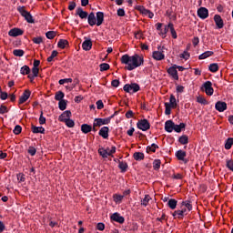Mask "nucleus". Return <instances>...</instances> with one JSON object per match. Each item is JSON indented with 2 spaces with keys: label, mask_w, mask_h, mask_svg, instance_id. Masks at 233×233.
Masks as SVG:
<instances>
[{
  "label": "nucleus",
  "mask_w": 233,
  "mask_h": 233,
  "mask_svg": "<svg viewBox=\"0 0 233 233\" xmlns=\"http://www.w3.org/2000/svg\"><path fill=\"white\" fill-rule=\"evenodd\" d=\"M97 110H103L105 108V104H103V100H98L96 103Z\"/></svg>",
  "instance_id": "nucleus-57"
},
{
  "label": "nucleus",
  "mask_w": 233,
  "mask_h": 233,
  "mask_svg": "<svg viewBox=\"0 0 233 233\" xmlns=\"http://www.w3.org/2000/svg\"><path fill=\"white\" fill-rule=\"evenodd\" d=\"M110 132V128L108 127H103L100 128L98 135L103 137V139H108V133Z\"/></svg>",
  "instance_id": "nucleus-19"
},
{
  "label": "nucleus",
  "mask_w": 233,
  "mask_h": 233,
  "mask_svg": "<svg viewBox=\"0 0 233 233\" xmlns=\"http://www.w3.org/2000/svg\"><path fill=\"white\" fill-rule=\"evenodd\" d=\"M165 114L166 116H170L171 112H172V106H170V104H168L167 102L165 103Z\"/></svg>",
  "instance_id": "nucleus-48"
},
{
  "label": "nucleus",
  "mask_w": 233,
  "mask_h": 233,
  "mask_svg": "<svg viewBox=\"0 0 233 233\" xmlns=\"http://www.w3.org/2000/svg\"><path fill=\"white\" fill-rule=\"evenodd\" d=\"M180 57H181L182 59H186V61H187V59H189L190 54H189L188 52H187V51H184V52L180 55Z\"/></svg>",
  "instance_id": "nucleus-60"
},
{
  "label": "nucleus",
  "mask_w": 233,
  "mask_h": 233,
  "mask_svg": "<svg viewBox=\"0 0 233 233\" xmlns=\"http://www.w3.org/2000/svg\"><path fill=\"white\" fill-rule=\"evenodd\" d=\"M153 168H154V170H159V168H161V160L160 159H155L153 161Z\"/></svg>",
  "instance_id": "nucleus-45"
},
{
  "label": "nucleus",
  "mask_w": 233,
  "mask_h": 233,
  "mask_svg": "<svg viewBox=\"0 0 233 233\" xmlns=\"http://www.w3.org/2000/svg\"><path fill=\"white\" fill-rule=\"evenodd\" d=\"M100 72H106V70H110V65L107 63H102L99 66Z\"/></svg>",
  "instance_id": "nucleus-46"
},
{
  "label": "nucleus",
  "mask_w": 233,
  "mask_h": 233,
  "mask_svg": "<svg viewBox=\"0 0 233 233\" xmlns=\"http://www.w3.org/2000/svg\"><path fill=\"white\" fill-rule=\"evenodd\" d=\"M31 92L30 90L26 89L24 91V93L22 94V96L19 97V105H23V103H26V101H28V99L30 98L31 96Z\"/></svg>",
  "instance_id": "nucleus-9"
},
{
  "label": "nucleus",
  "mask_w": 233,
  "mask_h": 233,
  "mask_svg": "<svg viewBox=\"0 0 233 233\" xmlns=\"http://www.w3.org/2000/svg\"><path fill=\"white\" fill-rule=\"evenodd\" d=\"M67 103H68V100H60L59 102H58V108H59V110H66V105H67Z\"/></svg>",
  "instance_id": "nucleus-39"
},
{
  "label": "nucleus",
  "mask_w": 233,
  "mask_h": 233,
  "mask_svg": "<svg viewBox=\"0 0 233 233\" xmlns=\"http://www.w3.org/2000/svg\"><path fill=\"white\" fill-rule=\"evenodd\" d=\"M175 156L178 159V161L188 163V160L185 159V157H187V151L179 149L176 152Z\"/></svg>",
  "instance_id": "nucleus-11"
},
{
  "label": "nucleus",
  "mask_w": 233,
  "mask_h": 233,
  "mask_svg": "<svg viewBox=\"0 0 233 233\" xmlns=\"http://www.w3.org/2000/svg\"><path fill=\"white\" fill-rule=\"evenodd\" d=\"M95 127H103V125H110V118H95Z\"/></svg>",
  "instance_id": "nucleus-10"
},
{
  "label": "nucleus",
  "mask_w": 233,
  "mask_h": 233,
  "mask_svg": "<svg viewBox=\"0 0 233 233\" xmlns=\"http://www.w3.org/2000/svg\"><path fill=\"white\" fill-rule=\"evenodd\" d=\"M56 35H57V33H56V31H48L47 33H46V36L47 37V39H54Z\"/></svg>",
  "instance_id": "nucleus-51"
},
{
  "label": "nucleus",
  "mask_w": 233,
  "mask_h": 233,
  "mask_svg": "<svg viewBox=\"0 0 233 233\" xmlns=\"http://www.w3.org/2000/svg\"><path fill=\"white\" fill-rule=\"evenodd\" d=\"M227 108H228V106H227L226 102L218 101V102L215 104V109H216L218 112H225V110H227Z\"/></svg>",
  "instance_id": "nucleus-14"
},
{
  "label": "nucleus",
  "mask_w": 233,
  "mask_h": 233,
  "mask_svg": "<svg viewBox=\"0 0 233 233\" xmlns=\"http://www.w3.org/2000/svg\"><path fill=\"white\" fill-rule=\"evenodd\" d=\"M68 40L66 39H60L57 43V46L58 48H61L62 50H65V48H66V46H68Z\"/></svg>",
  "instance_id": "nucleus-26"
},
{
  "label": "nucleus",
  "mask_w": 233,
  "mask_h": 233,
  "mask_svg": "<svg viewBox=\"0 0 233 233\" xmlns=\"http://www.w3.org/2000/svg\"><path fill=\"white\" fill-rule=\"evenodd\" d=\"M96 26H101L105 21V13L97 12L96 13Z\"/></svg>",
  "instance_id": "nucleus-21"
},
{
  "label": "nucleus",
  "mask_w": 233,
  "mask_h": 233,
  "mask_svg": "<svg viewBox=\"0 0 233 233\" xmlns=\"http://www.w3.org/2000/svg\"><path fill=\"white\" fill-rule=\"evenodd\" d=\"M65 93L63 91H58L55 95L56 101H64L65 99Z\"/></svg>",
  "instance_id": "nucleus-38"
},
{
  "label": "nucleus",
  "mask_w": 233,
  "mask_h": 233,
  "mask_svg": "<svg viewBox=\"0 0 233 233\" xmlns=\"http://www.w3.org/2000/svg\"><path fill=\"white\" fill-rule=\"evenodd\" d=\"M214 21L217 28L221 29L223 28V26H225V23L223 22V18H221V15H215Z\"/></svg>",
  "instance_id": "nucleus-13"
},
{
  "label": "nucleus",
  "mask_w": 233,
  "mask_h": 233,
  "mask_svg": "<svg viewBox=\"0 0 233 233\" xmlns=\"http://www.w3.org/2000/svg\"><path fill=\"white\" fill-rule=\"evenodd\" d=\"M226 167L227 168H228V170H231V172H233V160L228 158L226 160Z\"/></svg>",
  "instance_id": "nucleus-50"
},
{
  "label": "nucleus",
  "mask_w": 233,
  "mask_h": 233,
  "mask_svg": "<svg viewBox=\"0 0 233 233\" xmlns=\"http://www.w3.org/2000/svg\"><path fill=\"white\" fill-rule=\"evenodd\" d=\"M123 198H125V196L123 195H118V194L113 195V199L115 203H121L123 201Z\"/></svg>",
  "instance_id": "nucleus-44"
},
{
  "label": "nucleus",
  "mask_w": 233,
  "mask_h": 233,
  "mask_svg": "<svg viewBox=\"0 0 233 233\" xmlns=\"http://www.w3.org/2000/svg\"><path fill=\"white\" fill-rule=\"evenodd\" d=\"M167 28H169L173 39H177V33H176V29H174V24L169 23Z\"/></svg>",
  "instance_id": "nucleus-31"
},
{
  "label": "nucleus",
  "mask_w": 233,
  "mask_h": 233,
  "mask_svg": "<svg viewBox=\"0 0 233 233\" xmlns=\"http://www.w3.org/2000/svg\"><path fill=\"white\" fill-rule=\"evenodd\" d=\"M59 85H65V83H72V78H64L58 81Z\"/></svg>",
  "instance_id": "nucleus-61"
},
{
  "label": "nucleus",
  "mask_w": 233,
  "mask_h": 233,
  "mask_svg": "<svg viewBox=\"0 0 233 233\" xmlns=\"http://www.w3.org/2000/svg\"><path fill=\"white\" fill-rule=\"evenodd\" d=\"M76 15H78L80 19H87L88 18V12L84 11L81 7L76 8Z\"/></svg>",
  "instance_id": "nucleus-18"
},
{
  "label": "nucleus",
  "mask_w": 233,
  "mask_h": 233,
  "mask_svg": "<svg viewBox=\"0 0 233 233\" xmlns=\"http://www.w3.org/2000/svg\"><path fill=\"white\" fill-rule=\"evenodd\" d=\"M186 127H187V124H185V123H180L179 125L175 124L173 130H175V131L177 132V134H179V133H181V131H182Z\"/></svg>",
  "instance_id": "nucleus-27"
},
{
  "label": "nucleus",
  "mask_w": 233,
  "mask_h": 233,
  "mask_svg": "<svg viewBox=\"0 0 233 233\" xmlns=\"http://www.w3.org/2000/svg\"><path fill=\"white\" fill-rule=\"evenodd\" d=\"M157 50L158 51L153 52L152 57L156 61H163V59H165V54H163V52H165L164 50H167V48H165V46H158Z\"/></svg>",
  "instance_id": "nucleus-4"
},
{
  "label": "nucleus",
  "mask_w": 233,
  "mask_h": 233,
  "mask_svg": "<svg viewBox=\"0 0 233 233\" xmlns=\"http://www.w3.org/2000/svg\"><path fill=\"white\" fill-rule=\"evenodd\" d=\"M45 123H46V117L43 116V111H41L39 117V125H45Z\"/></svg>",
  "instance_id": "nucleus-58"
},
{
  "label": "nucleus",
  "mask_w": 233,
  "mask_h": 233,
  "mask_svg": "<svg viewBox=\"0 0 233 233\" xmlns=\"http://www.w3.org/2000/svg\"><path fill=\"white\" fill-rule=\"evenodd\" d=\"M159 148V146L157 144H152L151 146L147 147V154L150 152H156V149Z\"/></svg>",
  "instance_id": "nucleus-41"
},
{
  "label": "nucleus",
  "mask_w": 233,
  "mask_h": 233,
  "mask_svg": "<svg viewBox=\"0 0 233 233\" xmlns=\"http://www.w3.org/2000/svg\"><path fill=\"white\" fill-rule=\"evenodd\" d=\"M174 121L172 120H167L165 122V130L166 132H168L169 134H171V132H174V127H175Z\"/></svg>",
  "instance_id": "nucleus-17"
},
{
  "label": "nucleus",
  "mask_w": 233,
  "mask_h": 233,
  "mask_svg": "<svg viewBox=\"0 0 233 233\" xmlns=\"http://www.w3.org/2000/svg\"><path fill=\"white\" fill-rule=\"evenodd\" d=\"M58 54H59V53H58L56 50L52 51L51 56L47 58V62H48V63H52V62L54 61V58H55V57H57V55H58Z\"/></svg>",
  "instance_id": "nucleus-49"
},
{
  "label": "nucleus",
  "mask_w": 233,
  "mask_h": 233,
  "mask_svg": "<svg viewBox=\"0 0 233 233\" xmlns=\"http://www.w3.org/2000/svg\"><path fill=\"white\" fill-rule=\"evenodd\" d=\"M137 127L139 130H142V132H147V130H150V122H148L147 119H140L137 123Z\"/></svg>",
  "instance_id": "nucleus-5"
},
{
  "label": "nucleus",
  "mask_w": 233,
  "mask_h": 233,
  "mask_svg": "<svg viewBox=\"0 0 233 233\" xmlns=\"http://www.w3.org/2000/svg\"><path fill=\"white\" fill-rule=\"evenodd\" d=\"M118 168H120L122 173H125L127 170H128V164L127 162L118 160Z\"/></svg>",
  "instance_id": "nucleus-24"
},
{
  "label": "nucleus",
  "mask_w": 233,
  "mask_h": 233,
  "mask_svg": "<svg viewBox=\"0 0 233 233\" xmlns=\"http://www.w3.org/2000/svg\"><path fill=\"white\" fill-rule=\"evenodd\" d=\"M178 142L180 143V145H188V136L182 135L181 137H179Z\"/></svg>",
  "instance_id": "nucleus-35"
},
{
  "label": "nucleus",
  "mask_w": 233,
  "mask_h": 233,
  "mask_svg": "<svg viewBox=\"0 0 233 233\" xmlns=\"http://www.w3.org/2000/svg\"><path fill=\"white\" fill-rule=\"evenodd\" d=\"M98 154L101 156L104 159H106L108 157V150L105 149L104 147L98 148Z\"/></svg>",
  "instance_id": "nucleus-32"
},
{
  "label": "nucleus",
  "mask_w": 233,
  "mask_h": 233,
  "mask_svg": "<svg viewBox=\"0 0 233 233\" xmlns=\"http://www.w3.org/2000/svg\"><path fill=\"white\" fill-rule=\"evenodd\" d=\"M23 131V127L21 126L17 125L15 127L13 132L15 136H19V134Z\"/></svg>",
  "instance_id": "nucleus-53"
},
{
  "label": "nucleus",
  "mask_w": 233,
  "mask_h": 233,
  "mask_svg": "<svg viewBox=\"0 0 233 233\" xmlns=\"http://www.w3.org/2000/svg\"><path fill=\"white\" fill-rule=\"evenodd\" d=\"M17 12H19V14L22 15V17H24L26 20L27 23H35V21L34 20V16H32V14L26 11V9H25V6H18Z\"/></svg>",
  "instance_id": "nucleus-2"
},
{
  "label": "nucleus",
  "mask_w": 233,
  "mask_h": 233,
  "mask_svg": "<svg viewBox=\"0 0 233 233\" xmlns=\"http://www.w3.org/2000/svg\"><path fill=\"white\" fill-rule=\"evenodd\" d=\"M23 34H25V31L17 27L13 28L8 32L10 37H18V35H23Z\"/></svg>",
  "instance_id": "nucleus-12"
},
{
  "label": "nucleus",
  "mask_w": 233,
  "mask_h": 233,
  "mask_svg": "<svg viewBox=\"0 0 233 233\" xmlns=\"http://www.w3.org/2000/svg\"><path fill=\"white\" fill-rule=\"evenodd\" d=\"M116 14H117L118 17H125V15H126L125 9H123V8L117 9Z\"/></svg>",
  "instance_id": "nucleus-62"
},
{
  "label": "nucleus",
  "mask_w": 233,
  "mask_h": 233,
  "mask_svg": "<svg viewBox=\"0 0 233 233\" xmlns=\"http://www.w3.org/2000/svg\"><path fill=\"white\" fill-rule=\"evenodd\" d=\"M64 123H66L68 128H74V127H76V122H74V120L70 118H67L66 120H65Z\"/></svg>",
  "instance_id": "nucleus-47"
},
{
  "label": "nucleus",
  "mask_w": 233,
  "mask_h": 233,
  "mask_svg": "<svg viewBox=\"0 0 233 233\" xmlns=\"http://www.w3.org/2000/svg\"><path fill=\"white\" fill-rule=\"evenodd\" d=\"M70 117H72V112L70 110H66L58 116V121L65 123V121Z\"/></svg>",
  "instance_id": "nucleus-15"
},
{
  "label": "nucleus",
  "mask_w": 233,
  "mask_h": 233,
  "mask_svg": "<svg viewBox=\"0 0 233 233\" xmlns=\"http://www.w3.org/2000/svg\"><path fill=\"white\" fill-rule=\"evenodd\" d=\"M133 157L136 161H143V159H145V154L141 152H135Z\"/></svg>",
  "instance_id": "nucleus-29"
},
{
  "label": "nucleus",
  "mask_w": 233,
  "mask_h": 233,
  "mask_svg": "<svg viewBox=\"0 0 233 233\" xmlns=\"http://www.w3.org/2000/svg\"><path fill=\"white\" fill-rule=\"evenodd\" d=\"M32 41L33 43H35V45H41L43 43V37L41 36L34 37Z\"/></svg>",
  "instance_id": "nucleus-56"
},
{
  "label": "nucleus",
  "mask_w": 233,
  "mask_h": 233,
  "mask_svg": "<svg viewBox=\"0 0 233 233\" xmlns=\"http://www.w3.org/2000/svg\"><path fill=\"white\" fill-rule=\"evenodd\" d=\"M169 105L172 108H177V101L176 100V96L174 95H171L169 97Z\"/></svg>",
  "instance_id": "nucleus-34"
},
{
  "label": "nucleus",
  "mask_w": 233,
  "mask_h": 233,
  "mask_svg": "<svg viewBox=\"0 0 233 233\" xmlns=\"http://www.w3.org/2000/svg\"><path fill=\"white\" fill-rule=\"evenodd\" d=\"M81 132H83V134H88V133L92 132V126H90L88 124H83L81 126Z\"/></svg>",
  "instance_id": "nucleus-25"
},
{
  "label": "nucleus",
  "mask_w": 233,
  "mask_h": 233,
  "mask_svg": "<svg viewBox=\"0 0 233 233\" xmlns=\"http://www.w3.org/2000/svg\"><path fill=\"white\" fill-rule=\"evenodd\" d=\"M87 22L89 26H94L96 25V14H94V12L87 15Z\"/></svg>",
  "instance_id": "nucleus-20"
},
{
  "label": "nucleus",
  "mask_w": 233,
  "mask_h": 233,
  "mask_svg": "<svg viewBox=\"0 0 233 233\" xmlns=\"http://www.w3.org/2000/svg\"><path fill=\"white\" fill-rule=\"evenodd\" d=\"M13 55L16 57H23L25 56V51L23 49H15Z\"/></svg>",
  "instance_id": "nucleus-43"
},
{
  "label": "nucleus",
  "mask_w": 233,
  "mask_h": 233,
  "mask_svg": "<svg viewBox=\"0 0 233 233\" xmlns=\"http://www.w3.org/2000/svg\"><path fill=\"white\" fill-rule=\"evenodd\" d=\"M121 82H119V80L115 79L111 82V86H114V88H117V86H119Z\"/></svg>",
  "instance_id": "nucleus-64"
},
{
  "label": "nucleus",
  "mask_w": 233,
  "mask_h": 233,
  "mask_svg": "<svg viewBox=\"0 0 233 233\" xmlns=\"http://www.w3.org/2000/svg\"><path fill=\"white\" fill-rule=\"evenodd\" d=\"M202 90L206 92L207 96L214 95V87H212V82L206 81L202 86Z\"/></svg>",
  "instance_id": "nucleus-6"
},
{
  "label": "nucleus",
  "mask_w": 233,
  "mask_h": 233,
  "mask_svg": "<svg viewBox=\"0 0 233 233\" xmlns=\"http://www.w3.org/2000/svg\"><path fill=\"white\" fill-rule=\"evenodd\" d=\"M148 201H150V196L146 195L145 198L141 201V205H143L144 207H147V205H148Z\"/></svg>",
  "instance_id": "nucleus-54"
},
{
  "label": "nucleus",
  "mask_w": 233,
  "mask_h": 233,
  "mask_svg": "<svg viewBox=\"0 0 233 233\" xmlns=\"http://www.w3.org/2000/svg\"><path fill=\"white\" fill-rule=\"evenodd\" d=\"M181 205L187 208L188 212L192 210V202L190 200L182 201Z\"/></svg>",
  "instance_id": "nucleus-42"
},
{
  "label": "nucleus",
  "mask_w": 233,
  "mask_h": 233,
  "mask_svg": "<svg viewBox=\"0 0 233 233\" xmlns=\"http://www.w3.org/2000/svg\"><path fill=\"white\" fill-rule=\"evenodd\" d=\"M209 72H212L213 74H216L218 70H219V66L216 63L210 64L208 66Z\"/></svg>",
  "instance_id": "nucleus-37"
},
{
  "label": "nucleus",
  "mask_w": 233,
  "mask_h": 233,
  "mask_svg": "<svg viewBox=\"0 0 233 233\" xmlns=\"http://www.w3.org/2000/svg\"><path fill=\"white\" fill-rule=\"evenodd\" d=\"M124 92L127 94H136L141 90V87L137 83L126 84L123 87Z\"/></svg>",
  "instance_id": "nucleus-3"
},
{
  "label": "nucleus",
  "mask_w": 233,
  "mask_h": 233,
  "mask_svg": "<svg viewBox=\"0 0 233 233\" xmlns=\"http://www.w3.org/2000/svg\"><path fill=\"white\" fill-rule=\"evenodd\" d=\"M20 74L22 76H28L30 74V66H24L20 68Z\"/></svg>",
  "instance_id": "nucleus-36"
},
{
  "label": "nucleus",
  "mask_w": 233,
  "mask_h": 233,
  "mask_svg": "<svg viewBox=\"0 0 233 233\" xmlns=\"http://www.w3.org/2000/svg\"><path fill=\"white\" fill-rule=\"evenodd\" d=\"M167 207H169L171 208V210H176V207H177V200H176L174 198H170L167 201Z\"/></svg>",
  "instance_id": "nucleus-30"
},
{
  "label": "nucleus",
  "mask_w": 233,
  "mask_h": 233,
  "mask_svg": "<svg viewBox=\"0 0 233 233\" xmlns=\"http://www.w3.org/2000/svg\"><path fill=\"white\" fill-rule=\"evenodd\" d=\"M110 219L111 221H116V223H119L120 225H123V223H125V217L121 216V214L117 212L113 213L110 216Z\"/></svg>",
  "instance_id": "nucleus-7"
},
{
  "label": "nucleus",
  "mask_w": 233,
  "mask_h": 233,
  "mask_svg": "<svg viewBox=\"0 0 233 233\" xmlns=\"http://www.w3.org/2000/svg\"><path fill=\"white\" fill-rule=\"evenodd\" d=\"M8 113V107H6V106L5 105H1L0 106V114H6Z\"/></svg>",
  "instance_id": "nucleus-59"
},
{
  "label": "nucleus",
  "mask_w": 233,
  "mask_h": 233,
  "mask_svg": "<svg viewBox=\"0 0 233 233\" xmlns=\"http://www.w3.org/2000/svg\"><path fill=\"white\" fill-rule=\"evenodd\" d=\"M136 10H137L140 14H143L144 15H148V13L150 10L145 8L143 5H137Z\"/></svg>",
  "instance_id": "nucleus-28"
},
{
  "label": "nucleus",
  "mask_w": 233,
  "mask_h": 233,
  "mask_svg": "<svg viewBox=\"0 0 233 233\" xmlns=\"http://www.w3.org/2000/svg\"><path fill=\"white\" fill-rule=\"evenodd\" d=\"M31 132H33V134H45L46 130L43 127H35V125H32Z\"/></svg>",
  "instance_id": "nucleus-23"
},
{
  "label": "nucleus",
  "mask_w": 233,
  "mask_h": 233,
  "mask_svg": "<svg viewBox=\"0 0 233 233\" xmlns=\"http://www.w3.org/2000/svg\"><path fill=\"white\" fill-rule=\"evenodd\" d=\"M82 48H83V50H85L86 52H88L89 50H92V40H91V39H86V40L82 43Z\"/></svg>",
  "instance_id": "nucleus-22"
},
{
  "label": "nucleus",
  "mask_w": 233,
  "mask_h": 233,
  "mask_svg": "<svg viewBox=\"0 0 233 233\" xmlns=\"http://www.w3.org/2000/svg\"><path fill=\"white\" fill-rule=\"evenodd\" d=\"M27 153L30 155V156H35V154L37 153V149H35V147H29L28 150H27Z\"/></svg>",
  "instance_id": "nucleus-55"
},
{
  "label": "nucleus",
  "mask_w": 233,
  "mask_h": 233,
  "mask_svg": "<svg viewBox=\"0 0 233 233\" xmlns=\"http://www.w3.org/2000/svg\"><path fill=\"white\" fill-rule=\"evenodd\" d=\"M232 145H233V138L232 137L228 138L225 143L226 150H230L232 148Z\"/></svg>",
  "instance_id": "nucleus-40"
},
{
  "label": "nucleus",
  "mask_w": 233,
  "mask_h": 233,
  "mask_svg": "<svg viewBox=\"0 0 233 233\" xmlns=\"http://www.w3.org/2000/svg\"><path fill=\"white\" fill-rule=\"evenodd\" d=\"M197 101L200 105H208V101H207V99L205 97H203V96H198L197 97Z\"/></svg>",
  "instance_id": "nucleus-52"
},
{
  "label": "nucleus",
  "mask_w": 233,
  "mask_h": 233,
  "mask_svg": "<svg viewBox=\"0 0 233 233\" xmlns=\"http://www.w3.org/2000/svg\"><path fill=\"white\" fill-rule=\"evenodd\" d=\"M167 74L169 76H171V77H173V79H175V81H179V76L177 75V69L176 67V65L173 66H170L167 69Z\"/></svg>",
  "instance_id": "nucleus-8"
},
{
  "label": "nucleus",
  "mask_w": 233,
  "mask_h": 233,
  "mask_svg": "<svg viewBox=\"0 0 233 233\" xmlns=\"http://www.w3.org/2000/svg\"><path fill=\"white\" fill-rule=\"evenodd\" d=\"M122 65H127L125 66L126 70L132 72V70H136V68H139V66H143L145 65V57L135 54L133 56L123 55L120 58Z\"/></svg>",
  "instance_id": "nucleus-1"
},
{
  "label": "nucleus",
  "mask_w": 233,
  "mask_h": 233,
  "mask_svg": "<svg viewBox=\"0 0 233 233\" xmlns=\"http://www.w3.org/2000/svg\"><path fill=\"white\" fill-rule=\"evenodd\" d=\"M211 56H214L213 51H206L198 56V59H200V60L207 59L208 57H210Z\"/></svg>",
  "instance_id": "nucleus-33"
},
{
  "label": "nucleus",
  "mask_w": 233,
  "mask_h": 233,
  "mask_svg": "<svg viewBox=\"0 0 233 233\" xmlns=\"http://www.w3.org/2000/svg\"><path fill=\"white\" fill-rule=\"evenodd\" d=\"M198 15L200 19H207L208 17V9L206 7H200L198 10Z\"/></svg>",
  "instance_id": "nucleus-16"
},
{
  "label": "nucleus",
  "mask_w": 233,
  "mask_h": 233,
  "mask_svg": "<svg viewBox=\"0 0 233 233\" xmlns=\"http://www.w3.org/2000/svg\"><path fill=\"white\" fill-rule=\"evenodd\" d=\"M76 6H77L76 2H69L68 10H70L71 12L72 10H76Z\"/></svg>",
  "instance_id": "nucleus-63"
}]
</instances>
